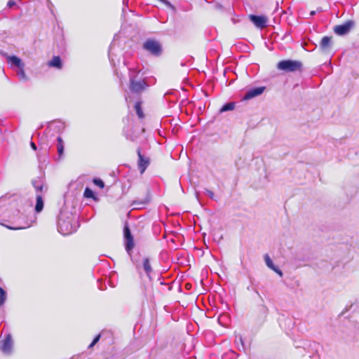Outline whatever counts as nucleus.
<instances>
[{
    "instance_id": "6e6552de",
    "label": "nucleus",
    "mask_w": 359,
    "mask_h": 359,
    "mask_svg": "<svg viewBox=\"0 0 359 359\" xmlns=\"http://www.w3.org/2000/svg\"><path fill=\"white\" fill-rule=\"evenodd\" d=\"M1 55L7 59V62L11 67H15L20 68L25 67L22 60L15 55H8L7 53H1Z\"/></svg>"
},
{
    "instance_id": "412c9836",
    "label": "nucleus",
    "mask_w": 359,
    "mask_h": 359,
    "mask_svg": "<svg viewBox=\"0 0 359 359\" xmlns=\"http://www.w3.org/2000/svg\"><path fill=\"white\" fill-rule=\"evenodd\" d=\"M264 261L266 266L271 270L276 267L269 255L266 254L264 255Z\"/></svg>"
},
{
    "instance_id": "0eeeda50",
    "label": "nucleus",
    "mask_w": 359,
    "mask_h": 359,
    "mask_svg": "<svg viewBox=\"0 0 359 359\" xmlns=\"http://www.w3.org/2000/svg\"><path fill=\"white\" fill-rule=\"evenodd\" d=\"M123 232L124 238L126 240V250L128 252H130V251L134 247V243L133 236L130 233V230L127 225H125Z\"/></svg>"
},
{
    "instance_id": "bb28decb",
    "label": "nucleus",
    "mask_w": 359,
    "mask_h": 359,
    "mask_svg": "<svg viewBox=\"0 0 359 359\" xmlns=\"http://www.w3.org/2000/svg\"><path fill=\"white\" fill-rule=\"evenodd\" d=\"M205 193L206 194H208V196L211 199H214V198H215V194H214V193H213L212 191H210V190H209V189H205Z\"/></svg>"
},
{
    "instance_id": "dca6fc26",
    "label": "nucleus",
    "mask_w": 359,
    "mask_h": 359,
    "mask_svg": "<svg viewBox=\"0 0 359 359\" xmlns=\"http://www.w3.org/2000/svg\"><path fill=\"white\" fill-rule=\"evenodd\" d=\"M43 208V201L41 194H36V204L35 206V210L37 212H41Z\"/></svg>"
},
{
    "instance_id": "7ed1b4c3",
    "label": "nucleus",
    "mask_w": 359,
    "mask_h": 359,
    "mask_svg": "<svg viewBox=\"0 0 359 359\" xmlns=\"http://www.w3.org/2000/svg\"><path fill=\"white\" fill-rule=\"evenodd\" d=\"M138 74L139 72H137L135 69H130V89L134 93H140L144 90L146 87V83L143 80L136 79Z\"/></svg>"
},
{
    "instance_id": "aec40b11",
    "label": "nucleus",
    "mask_w": 359,
    "mask_h": 359,
    "mask_svg": "<svg viewBox=\"0 0 359 359\" xmlns=\"http://www.w3.org/2000/svg\"><path fill=\"white\" fill-rule=\"evenodd\" d=\"M135 109L136 111L137 115L138 116V117L140 118H144V113L141 108V102H137L135 103Z\"/></svg>"
},
{
    "instance_id": "423d86ee",
    "label": "nucleus",
    "mask_w": 359,
    "mask_h": 359,
    "mask_svg": "<svg viewBox=\"0 0 359 359\" xmlns=\"http://www.w3.org/2000/svg\"><path fill=\"white\" fill-rule=\"evenodd\" d=\"M353 26V22L349 20L346 22L344 24L335 26L334 27V31L337 34L342 36L349 32Z\"/></svg>"
},
{
    "instance_id": "1a4fd4ad",
    "label": "nucleus",
    "mask_w": 359,
    "mask_h": 359,
    "mask_svg": "<svg viewBox=\"0 0 359 359\" xmlns=\"http://www.w3.org/2000/svg\"><path fill=\"white\" fill-rule=\"evenodd\" d=\"M137 152L138 155V168L140 171V173L142 174L147 169V166L149 165V158L144 156L141 154L140 149H138Z\"/></svg>"
},
{
    "instance_id": "9b49d317",
    "label": "nucleus",
    "mask_w": 359,
    "mask_h": 359,
    "mask_svg": "<svg viewBox=\"0 0 359 359\" xmlns=\"http://www.w3.org/2000/svg\"><path fill=\"white\" fill-rule=\"evenodd\" d=\"M264 90H265V87L264 86H261V87H257V88H251V89L248 90L247 91V93L244 95V99L245 100H250V99H252V98H253L255 97H257V96L262 94L263 92L264 91Z\"/></svg>"
},
{
    "instance_id": "c85d7f7f",
    "label": "nucleus",
    "mask_w": 359,
    "mask_h": 359,
    "mask_svg": "<svg viewBox=\"0 0 359 359\" xmlns=\"http://www.w3.org/2000/svg\"><path fill=\"white\" fill-rule=\"evenodd\" d=\"M272 270H273V271H275L276 273H278L280 277H282V276H283V274L282 271H281L279 268H278L277 266H276L275 268H273Z\"/></svg>"
},
{
    "instance_id": "f3484780",
    "label": "nucleus",
    "mask_w": 359,
    "mask_h": 359,
    "mask_svg": "<svg viewBox=\"0 0 359 359\" xmlns=\"http://www.w3.org/2000/svg\"><path fill=\"white\" fill-rule=\"evenodd\" d=\"M57 153L60 157H62L64 153V142L61 137H57Z\"/></svg>"
},
{
    "instance_id": "393cba45",
    "label": "nucleus",
    "mask_w": 359,
    "mask_h": 359,
    "mask_svg": "<svg viewBox=\"0 0 359 359\" xmlns=\"http://www.w3.org/2000/svg\"><path fill=\"white\" fill-rule=\"evenodd\" d=\"M93 183L95 185L98 186L101 189L104 188V182L102 180H100V179H94L93 180Z\"/></svg>"
},
{
    "instance_id": "c9c22d12",
    "label": "nucleus",
    "mask_w": 359,
    "mask_h": 359,
    "mask_svg": "<svg viewBox=\"0 0 359 359\" xmlns=\"http://www.w3.org/2000/svg\"><path fill=\"white\" fill-rule=\"evenodd\" d=\"M109 59L111 60V52L109 53Z\"/></svg>"
},
{
    "instance_id": "f03ea898",
    "label": "nucleus",
    "mask_w": 359,
    "mask_h": 359,
    "mask_svg": "<svg viewBox=\"0 0 359 359\" xmlns=\"http://www.w3.org/2000/svg\"><path fill=\"white\" fill-rule=\"evenodd\" d=\"M303 65L298 60H284L277 64V68L286 72H302Z\"/></svg>"
},
{
    "instance_id": "39448f33",
    "label": "nucleus",
    "mask_w": 359,
    "mask_h": 359,
    "mask_svg": "<svg viewBox=\"0 0 359 359\" xmlns=\"http://www.w3.org/2000/svg\"><path fill=\"white\" fill-rule=\"evenodd\" d=\"M1 351L4 353L9 355L13 350V340L10 334H8L4 339L1 341Z\"/></svg>"
},
{
    "instance_id": "f257e3e1",
    "label": "nucleus",
    "mask_w": 359,
    "mask_h": 359,
    "mask_svg": "<svg viewBox=\"0 0 359 359\" xmlns=\"http://www.w3.org/2000/svg\"><path fill=\"white\" fill-rule=\"evenodd\" d=\"M77 219L72 214L61 212L57 221L58 231L62 235H69L78 228Z\"/></svg>"
},
{
    "instance_id": "2f4dec72",
    "label": "nucleus",
    "mask_w": 359,
    "mask_h": 359,
    "mask_svg": "<svg viewBox=\"0 0 359 359\" xmlns=\"http://www.w3.org/2000/svg\"><path fill=\"white\" fill-rule=\"evenodd\" d=\"M30 146L34 150H36V146L33 142H31Z\"/></svg>"
},
{
    "instance_id": "473e14b6",
    "label": "nucleus",
    "mask_w": 359,
    "mask_h": 359,
    "mask_svg": "<svg viewBox=\"0 0 359 359\" xmlns=\"http://www.w3.org/2000/svg\"><path fill=\"white\" fill-rule=\"evenodd\" d=\"M195 194L197 200L199 201V193L198 191H196Z\"/></svg>"
},
{
    "instance_id": "ddd939ff",
    "label": "nucleus",
    "mask_w": 359,
    "mask_h": 359,
    "mask_svg": "<svg viewBox=\"0 0 359 359\" xmlns=\"http://www.w3.org/2000/svg\"><path fill=\"white\" fill-rule=\"evenodd\" d=\"M48 65L50 67L61 69L62 67L61 59L59 56H54L51 60L48 62Z\"/></svg>"
},
{
    "instance_id": "a211bd4d",
    "label": "nucleus",
    "mask_w": 359,
    "mask_h": 359,
    "mask_svg": "<svg viewBox=\"0 0 359 359\" xmlns=\"http://www.w3.org/2000/svg\"><path fill=\"white\" fill-rule=\"evenodd\" d=\"M7 299L6 292L4 290V288L0 287V307L2 306L6 302Z\"/></svg>"
},
{
    "instance_id": "4468645a",
    "label": "nucleus",
    "mask_w": 359,
    "mask_h": 359,
    "mask_svg": "<svg viewBox=\"0 0 359 359\" xmlns=\"http://www.w3.org/2000/svg\"><path fill=\"white\" fill-rule=\"evenodd\" d=\"M32 184H33L34 187L35 188L36 192L43 191V180L40 177L33 180Z\"/></svg>"
},
{
    "instance_id": "20e7f679",
    "label": "nucleus",
    "mask_w": 359,
    "mask_h": 359,
    "mask_svg": "<svg viewBox=\"0 0 359 359\" xmlns=\"http://www.w3.org/2000/svg\"><path fill=\"white\" fill-rule=\"evenodd\" d=\"M143 48L149 52L151 54L158 56L162 53V47L161 43L155 39H147L142 46Z\"/></svg>"
},
{
    "instance_id": "72a5a7b5",
    "label": "nucleus",
    "mask_w": 359,
    "mask_h": 359,
    "mask_svg": "<svg viewBox=\"0 0 359 359\" xmlns=\"http://www.w3.org/2000/svg\"><path fill=\"white\" fill-rule=\"evenodd\" d=\"M10 229H21L22 228H13V227H8Z\"/></svg>"
},
{
    "instance_id": "6ab92c4d",
    "label": "nucleus",
    "mask_w": 359,
    "mask_h": 359,
    "mask_svg": "<svg viewBox=\"0 0 359 359\" xmlns=\"http://www.w3.org/2000/svg\"><path fill=\"white\" fill-rule=\"evenodd\" d=\"M235 107V104L233 102H229L223 105V107L220 109V112H224L227 111L233 110Z\"/></svg>"
},
{
    "instance_id": "f8f14e48",
    "label": "nucleus",
    "mask_w": 359,
    "mask_h": 359,
    "mask_svg": "<svg viewBox=\"0 0 359 359\" xmlns=\"http://www.w3.org/2000/svg\"><path fill=\"white\" fill-rule=\"evenodd\" d=\"M332 38L330 36H323L320 41V46L323 50H327L330 48L332 44Z\"/></svg>"
},
{
    "instance_id": "a878e982",
    "label": "nucleus",
    "mask_w": 359,
    "mask_h": 359,
    "mask_svg": "<svg viewBox=\"0 0 359 359\" xmlns=\"http://www.w3.org/2000/svg\"><path fill=\"white\" fill-rule=\"evenodd\" d=\"M158 1H161V3H163V4H165L166 6L171 8H174L172 4L170 1H168V0H158Z\"/></svg>"
},
{
    "instance_id": "c756f323",
    "label": "nucleus",
    "mask_w": 359,
    "mask_h": 359,
    "mask_svg": "<svg viewBox=\"0 0 359 359\" xmlns=\"http://www.w3.org/2000/svg\"><path fill=\"white\" fill-rule=\"evenodd\" d=\"M238 340L241 342V346H242L243 349H244L243 341V339H242L241 336L238 337Z\"/></svg>"
},
{
    "instance_id": "b1692460",
    "label": "nucleus",
    "mask_w": 359,
    "mask_h": 359,
    "mask_svg": "<svg viewBox=\"0 0 359 359\" xmlns=\"http://www.w3.org/2000/svg\"><path fill=\"white\" fill-rule=\"evenodd\" d=\"M83 195L87 198H90L94 197V193H93V190H91L88 187L86 188Z\"/></svg>"
},
{
    "instance_id": "2eb2a0df",
    "label": "nucleus",
    "mask_w": 359,
    "mask_h": 359,
    "mask_svg": "<svg viewBox=\"0 0 359 359\" xmlns=\"http://www.w3.org/2000/svg\"><path fill=\"white\" fill-rule=\"evenodd\" d=\"M143 268L147 276L150 277V273L152 272V268L149 258H144L143 259Z\"/></svg>"
},
{
    "instance_id": "9d476101",
    "label": "nucleus",
    "mask_w": 359,
    "mask_h": 359,
    "mask_svg": "<svg viewBox=\"0 0 359 359\" xmlns=\"http://www.w3.org/2000/svg\"><path fill=\"white\" fill-rule=\"evenodd\" d=\"M249 18L257 27L262 29L266 27L267 18L265 16L250 15Z\"/></svg>"
},
{
    "instance_id": "cd10ccee",
    "label": "nucleus",
    "mask_w": 359,
    "mask_h": 359,
    "mask_svg": "<svg viewBox=\"0 0 359 359\" xmlns=\"http://www.w3.org/2000/svg\"><path fill=\"white\" fill-rule=\"evenodd\" d=\"M100 336L97 335L89 345V348L93 347L100 339Z\"/></svg>"
},
{
    "instance_id": "5701e85b",
    "label": "nucleus",
    "mask_w": 359,
    "mask_h": 359,
    "mask_svg": "<svg viewBox=\"0 0 359 359\" xmlns=\"http://www.w3.org/2000/svg\"><path fill=\"white\" fill-rule=\"evenodd\" d=\"M229 356H230L231 359H235L238 357V354L233 351H230L229 353H226L222 355V359H229Z\"/></svg>"
},
{
    "instance_id": "e433bc0d",
    "label": "nucleus",
    "mask_w": 359,
    "mask_h": 359,
    "mask_svg": "<svg viewBox=\"0 0 359 359\" xmlns=\"http://www.w3.org/2000/svg\"><path fill=\"white\" fill-rule=\"evenodd\" d=\"M1 53H4V52L0 51V54H1Z\"/></svg>"
},
{
    "instance_id": "4be33fe9",
    "label": "nucleus",
    "mask_w": 359,
    "mask_h": 359,
    "mask_svg": "<svg viewBox=\"0 0 359 359\" xmlns=\"http://www.w3.org/2000/svg\"><path fill=\"white\" fill-rule=\"evenodd\" d=\"M17 74L20 77V79L24 80V81H27V76L25 74V70H24V67L18 68V70L17 72Z\"/></svg>"
},
{
    "instance_id": "7c9ffc66",
    "label": "nucleus",
    "mask_w": 359,
    "mask_h": 359,
    "mask_svg": "<svg viewBox=\"0 0 359 359\" xmlns=\"http://www.w3.org/2000/svg\"><path fill=\"white\" fill-rule=\"evenodd\" d=\"M14 4H15V2H14L13 0H10V1L8 2V6H9V7L13 6Z\"/></svg>"
},
{
    "instance_id": "f704fd0d",
    "label": "nucleus",
    "mask_w": 359,
    "mask_h": 359,
    "mask_svg": "<svg viewBox=\"0 0 359 359\" xmlns=\"http://www.w3.org/2000/svg\"><path fill=\"white\" fill-rule=\"evenodd\" d=\"M315 13H316L315 11H311V15H315Z\"/></svg>"
}]
</instances>
